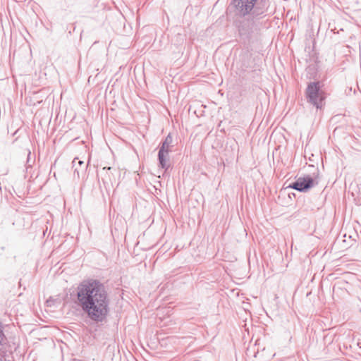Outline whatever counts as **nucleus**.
<instances>
[{"label":"nucleus","instance_id":"1","mask_svg":"<svg viewBox=\"0 0 361 361\" xmlns=\"http://www.w3.org/2000/svg\"><path fill=\"white\" fill-rule=\"evenodd\" d=\"M75 303L92 322H102L109 312V299L105 286L97 279L80 282L76 288Z\"/></svg>","mask_w":361,"mask_h":361},{"label":"nucleus","instance_id":"2","mask_svg":"<svg viewBox=\"0 0 361 361\" xmlns=\"http://www.w3.org/2000/svg\"><path fill=\"white\" fill-rule=\"evenodd\" d=\"M273 0H231L236 14L244 18L238 23L241 39L250 42L258 33V20L272 13Z\"/></svg>","mask_w":361,"mask_h":361},{"label":"nucleus","instance_id":"3","mask_svg":"<svg viewBox=\"0 0 361 361\" xmlns=\"http://www.w3.org/2000/svg\"><path fill=\"white\" fill-rule=\"evenodd\" d=\"M307 102L315 106L317 109H322L326 98L325 92L321 90L320 82H310L305 90Z\"/></svg>","mask_w":361,"mask_h":361},{"label":"nucleus","instance_id":"4","mask_svg":"<svg viewBox=\"0 0 361 361\" xmlns=\"http://www.w3.org/2000/svg\"><path fill=\"white\" fill-rule=\"evenodd\" d=\"M173 137L169 134L162 142L158 153L159 166L165 170H167L169 165L167 163L169 159V152L173 147Z\"/></svg>","mask_w":361,"mask_h":361},{"label":"nucleus","instance_id":"5","mask_svg":"<svg viewBox=\"0 0 361 361\" xmlns=\"http://www.w3.org/2000/svg\"><path fill=\"white\" fill-rule=\"evenodd\" d=\"M314 185V179L307 176L306 177H300L295 181L291 183L288 188H293L299 192H307Z\"/></svg>","mask_w":361,"mask_h":361},{"label":"nucleus","instance_id":"6","mask_svg":"<svg viewBox=\"0 0 361 361\" xmlns=\"http://www.w3.org/2000/svg\"><path fill=\"white\" fill-rule=\"evenodd\" d=\"M6 340V336L4 332V328L1 322H0V361H2V358L4 357V351L2 350V345Z\"/></svg>","mask_w":361,"mask_h":361},{"label":"nucleus","instance_id":"7","mask_svg":"<svg viewBox=\"0 0 361 361\" xmlns=\"http://www.w3.org/2000/svg\"><path fill=\"white\" fill-rule=\"evenodd\" d=\"M77 160H78V164L80 166H82V165H84V167H83V168H84V169H86V168H87V165H85L84 161H80V160H78V158H75V159H73V166H75V164H76V161H77Z\"/></svg>","mask_w":361,"mask_h":361},{"label":"nucleus","instance_id":"8","mask_svg":"<svg viewBox=\"0 0 361 361\" xmlns=\"http://www.w3.org/2000/svg\"><path fill=\"white\" fill-rule=\"evenodd\" d=\"M74 173H78V175L79 176V169H78V167H76V168L75 169V171H74Z\"/></svg>","mask_w":361,"mask_h":361},{"label":"nucleus","instance_id":"9","mask_svg":"<svg viewBox=\"0 0 361 361\" xmlns=\"http://www.w3.org/2000/svg\"><path fill=\"white\" fill-rule=\"evenodd\" d=\"M107 169H108V170H111V167H108V168H107Z\"/></svg>","mask_w":361,"mask_h":361}]
</instances>
